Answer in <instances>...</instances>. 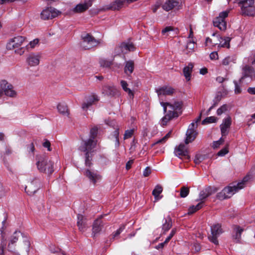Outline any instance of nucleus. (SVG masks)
I'll use <instances>...</instances> for the list:
<instances>
[{
    "mask_svg": "<svg viewBox=\"0 0 255 255\" xmlns=\"http://www.w3.org/2000/svg\"><path fill=\"white\" fill-rule=\"evenodd\" d=\"M50 251L51 253H53V254L61 252V253L63 255H66L65 253L63 252V251H62V250L60 249L56 248L54 247H50Z\"/></svg>",
    "mask_w": 255,
    "mask_h": 255,
    "instance_id": "obj_54",
    "label": "nucleus"
},
{
    "mask_svg": "<svg viewBox=\"0 0 255 255\" xmlns=\"http://www.w3.org/2000/svg\"><path fill=\"white\" fill-rule=\"evenodd\" d=\"M217 189L215 187L211 186L208 187L203 190L201 191L199 194V199L197 200V201L203 200L209 197L210 195L217 192Z\"/></svg>",
    "mask_w": 255,
    "mask_h": 255,
    "instance_id": "obj_19",
    "label": "nucleus"
},
{
    "mask_svg": "<svg viewBox=\"0 0 255 255\" xmlns=\"http://www.w3.org/2000/svg\"><path fill=\"white\" fill-rule=\"evenodd\" d=\"M8 250L9 252H11L14 253H17V247H16V245L15 243H12L9 241L8 244L7 245Z\"/></svg>",
    "mask_w": 255,
    "mask_h": 255,
    "instance_id": "obj_47",
    "label": "nucleus"
},
{
    "mask_svg": "<svg viewBox=\"0 0 255 255\" xmlns=\"http://www.w3.org/2000/svg\"><path fill=\"white\" fill-rule=\"evenodd\" d=\"M176 232V229H173L171 231L170 234L169 236L167 237V238L165 239V242H167V243L170 241V240L171 239V238L173 237V236L175 235V233Z\"/></svg>",
    "mask_w": 255,
    "mask_h": 255,
    "instance_id": "obj_58",
    "label": "nucleus"
},
{
    "mask_svg": "<svg viewBox=\"0 0 255 255\" xmlns=\"http://www.w3.org/2000/svg\"><path fill=\"white\" fill-rule=\"evenodd\" d=\"M151 173L150 168L149 167H146L143 172V175L144 177L148 176Z\"/></svg>",
    "mask_w": 255,
    "mask_h": 255,
    "instance_id": "obj_63",
    "label": "nucleus"
},
{
    "mask_svg": "<svg viewBox=\"0 0 255 255\" xmlns=\"http://www.w3.org/2000/svg\"><path fill=\"white\" fill-rule=\"evenodd\" d=\"M228 152V150L227 148H224L220 150L218 153V155L220 156H224Z\"/></svg>",
    "mask_w": 255,
    "mask_h": 255,
    "instance_id": "obj_60",
    "label": "nucleus"
},
{
    "mask_svg": "<svg viewBox=\"0 0 255 255\" xmlns=\"http://www.w3.org/2000/svg\"><path fill=\"white\" fill-rule=\"evenodd\" d=\"M103 93L108 96L114 97L119 94L118 90L114 86H105L103 87Z\"/></svg>",
    "mask_w": 255,
    "mask_h": 255,
    "instance_id": "obj_25",
    "label": "nucleus"
},
{
    "mask_svg": "<svg viewBox=\"0 0 255 255\" xmlns=\"http://www.w3.org/2000/svg\"><path fill=\"white\" fill-rule=\"evenodd\" d=\"M92 105L87 101L83 103L82 106V108L84 111H87L88 109L91 107Z\"/></svg>",
    "mask_w": 255,
    "mask_h": 255,
    "instance_id": "obj_61",
    "label": "nucleus"
},
{
    "mask_svg": "<svg viewBox=\"0 0 255 255\" xmlns=\"http://www.w3.org/2000/svg\"><path fill=\"white\" fill-rule=\"evenodd\" d=\"M179 2L176 0H168L162 5V8L166 11H169L174 8H179Z\"/></svg>",
    "mask_w": 255,
    "mask_h": 255,
    "instance_id": "obj_22",
    "label": "nucleus"
},
{
    "mask_svg": "<svg viewBox=\"0 0 255 255\" xmlns=\"http://www.w3.org/2000/svg\"><path fill=\"white\" fill-rule=\"evenodd\" d=\"M221 99H222V95H217L214 98V99L213 101V104L212 106H214V107H216L218 105V104H219V103L220 102V101L221 100Z\"/></svg>",
    "mask_w": 255,
    "mask_h": 255,
    "instance_id": "obj_50",
    "label": "nucleus"
},
{
    "mask_svg": "<svg viewBox=\"0 0 255 255\" xmlns=\"http://www.w3.org/2000/svg\"><path fill=\"white\" fill-rule=\"evenodd\" d=\"M195 47V43L194 41L189 40L187 42V44L186 45V48L189 50V52L192 51L193 50Z\"/></svg>",
    "mask_w": 255,
    "mask_h": 255,
    "instance_id": "obj_53",
    "label": "nucleus"
},
{
    "mask_svg": "<svg viewBox=\"0 0 255 255\" xmlns=\"http://www.w3.org/2000/svg\"><path fill=\"white\" fill-rule=\"evenodd\" d=\"M92 5V1L88 0L84 3H80L76 5L73 11L76 13L83 12L87 10Z\"/></svg>",
    "mask_w": 255,
    "mask_h": 255,
    "instance_id": "obj_21",
    "label": "nucleus"
},
{
    "mask_svg": "<svg viewBox=\"0 0 255 255\" xmlns=\"http://www.w3.org/2000/svg\"><path fill=\"white\" fill-rule=\"evenodd\" d=\"M126 227V225L123 224L122 225L119 229H118L116 232H114L112 235V238L111 240H115L119 238L121 233L125 230Z\"/></svg>",
    "mask_w": 255,
    "mask_h": 255,
    "instance_id": "obj_39",
    "label": "nucleus"
},
{
    "mask_svg": "<svg viewBox=\"0 0 255 255\" xmlns=\"http://www.w3.org/2000/svg\"><path fill=\"white\" fill-rule=\"evenodd\" d=\"M250 175H247L243 180L239 182L237 185L229 186L224 188L220 192L218 193L217 197L219 200H224L232 197L235 193L244 188L245 183L250 179Z\"/></svg>",
    "mask_w": 255,
    "mask_h": 255,
    "instance_id": "obj_2",
    "label": "nucleus"
},
{
    "mask_svg": "<svg viewBox=\"0 0 255 255\" xmlns=\"http://www.w3.org/2000/svg\"><path fill=\"white\" fill-rule=\"evenodd\" d=\"M227 105L225 104L220 107L217 111V114L218 116L221 115L227 110Z\"/></svg>",
    "mask_w": 255,
    "mask_h": 255,
    "instance_id": "obj_48",
    "label": "nucleus"
},
{
    "mask_svg": "<svg viewBox=\"0 0 255 255\" xmlns=\"http://www.w3.org/2000/svg\"><path fill=\"white\" fill-rule=\"evenodd\" d=\"M100 65L103 67H109L113 64L112 61L108 60L105 59H101L100 60Z\"/></svg>",
    "mask_w": 255,
    "mask_h": 255,
    "instance_id": "obj_41",
    "label": "nucleus"
},
{
    "mask_svg": "<svg viewBox=\"0 0 255 255\" xmlns=\"http://www.w3.org/2000/svg\"><path fill=\"white\" fill-rule=\"evenodd\" d=\"M234 84L235 85V93L236 94L241 93L242 91L241 87L244 83H240L239 80L238 82L235 80L234 81Z\"/></svg>",
    "mask_w": 255,
    "mask_h": 255,
    "instance_id": "obj_40",
    "label": "nucleus"
},
{
    "mask_svg": "<svg viewBox=\"0 0 255 255\" xmlns=\"http://www.w3.org/2000/svg\"><path fill=\"white\" fill-rule=\"evenodd\" d=\"M229 11L226 10L220 13L219 15L213 20V24L221 31H225L227 28V22L225 18L228 16Z\"/></svg>",
    "mask_w": 255,
    "mask_h": 255,
    "instance_id": "obj_9",
    "label": "nucleus"
},
{
    "mask_svg": "<svg viewBox=\"0 0 255 255\" xmlns=\"http://www.w3.org/2000/svg\"><path fill=\"white\" fill-rule=\"evenodd\" d=\"M39 40L38 39H35L33 41H30L29 43V45L31 48H34L36 45L38 44Z\"/></svg>",
    "mask_w": 255,
    "mask_h": 255,
    "instance_id": "obj_62",
    "label": "nucleus"
},
{
    "mask_svg": "<svg viewBox=\"0 0 255 255\" xmlns=\"http://www.w3.org/2000/svg\"><path fill=\"white\" fill-rule=\"evenodd\" d=\"M38 169L48 174H51L53 170L54 163L46 157H41L37 162Z\"/></svg>",
    "mask_w": 255,
    "mask_h": 255,
    "instance_id": "obj_5",
    "label": "nucleus"
},
{
    "mask_svg": "<svg viewBox=\"0 0 255 255\" xmlns=\"http://www.w3.org/2000/svg\"><path fill=\"white\" fill-rule=\"evenodd\" d=\"M212 36L214 37L215 39H212L209 37L206 38V45H208L209 44H211L213 46L218 44L219 47H227L228 48L230 47V37H226L223 38L218 34L217 33H213Z\"/></svg>",
    "mask_w": 255,
    "mask_h": 255,
    "instance_id": "obj_4",
    "label": "nucleus"
},
{
    "mask_svg": "<svg viewBox=\"0 0 255 255\" xmlns=\"http://www.w3.org/2000/svg\"><path fill=\"white\" fill-rule=\"evenodd\" d=\"M173 28L171 26H167L162 29L161 32L163 35L168 36L170 31H173Z\"/></svg>",
    "mask_w": 255,
    "mask_h": 255,
    "instance_id": "obj_51",
    "label": "nucleus"
},
{
    "mask_svg": "<svg viewBox=\"0 0 255 255\" xmlns=\"http://www.w3.org/2000/svg\"><path fill=\"white\" fill-rule=\"evenodd\" d=\"M84 174L94 184L101 179V175L97 171H92L89 169H87L85 171Z\"/></svg>",
    "mask_w": 255,
    "mask_h": 255,
    "instance_id": "obj_18",
    "label": "nucleus"
},
{
    "mask_svg": "<svg viewBox=\"0 0 255 255\" xmlns=\"http://www.w3.org/2000/svg\"><path fill=\"white\" fill-rule=\"evenodd\" d=\"M160 104L161 106L163 108V111L164 113L166 112L167 111V107H168L170 109V103L169 102H160Z\"/></svg>",
    "mask_w": 255,
    "mask_h": 255,
    "instance_id": "obj_59",
    "label": "nucleus"
},
{
    "mask_svg": "<svg viewBox=\"0 0 255 255\" xmlns=\"http://www.w3.org/2000/svg\"><path fill=\"white\" fill-rule=\"evenodd\" d=\"M25 40L23 36H17L12 38L6 45V48L9 50H12L20 47Z\"/></svg>",
    "mask_w": 255,
    "mask_h": 255,
    "instance_id": "obj_15",
    "label": "nucleus"
},
{
    "mask_svg": "<svg viewBox=\"0 0 255 255\" xmlns=\"http://www.w3.org/2000/svg\"><path fill=\"white\" fill-rule=\"evenodd\" d=\"M244 231L243 228L239 226H236L234 228L235 234L233 235V238L236 240V242H239L241 238V234Z\"/></svg>",
    "mask_w": 255,
    "mask_h": 255,
    "instance_id": "obj_34",
    "label": "nucleus"
},
{
    "mask_svg": "<svg viewBox=\"0 0 255 255\" xmlns=\"http://www.w3.org/2000/svg\"><path fill=\"white\" fill-rule=\"evenodd\" d=\"M253 71L252 68L248 66L245 65L242 68V76L240 79V83H248L247 79H250L252 77Z\"/></svg>",
    "mask_w": 255,
    "mask_h": 255,
    "instance_id": "obj_17",
    "label": "nucleus"
},
{
    "mask_svg": "<svg viewBox=\"0 0 255 255\" xmlns=\"http://www.w3.org/2000/svg\"><path fill=\"white\" fill-rule=\"evenodd\" d=\"M58 112L64 116H68L69 111L67 105L65 103H59L57 106Z\"/></svg>",
    "mask_w": 255,
    "mask_h": 255,
    "instance_id": "obj_33",
    "label": "nucleus"
},
{
    "mask_svg": "<svg viewBox=\"0 0 255 255\" xmlns=\"http://www.w3.org/2000/svg\"><path fill=\"white\" fill-rule=\"evenodd\" d=\"M86 101L90 103V104H91V105H92L95 102L99 101V98L97 95L95 94H92L87 98Z\"/></svg>",
    "mask_w": 255,
    "mask_h": 255,
    "instance_id": "obj_42",
    "label": "nucleus"
},
{
    "mask_svg": "<svg viewBox=\"0 0 255 255\" xmlns=\"http://www.w3.org/2000/svg\"><path fill=\"white\" fill-rule=\"evenodd\" d=\"M224 142V139L221 138L219 140L214 141L213 144V147L214 148H218Z\"/></svg>",
    "mask_w": 255,
    "mask_h": 255,
    "instance_id": "obj_57",
    "label": "nucleus"
},
{
    "mask_svg": "<svg viewBox=\"0 0 255 255\" xmlns=\"http://www.w3.org/2000/svg\"><path fill=\"white\" fill-rule=\"evenodd\" d=\"M170 133H171V132H169L163 137H162L161 139L157 140L156 142H155L154 144H153V145H154L155 144H158V143H163L165 142L166 141V140L170 136Z\"/></svg>",
    "mask_w": 255,
    "mask_h": 255,
    "instance_id": "obj_49",
    "label": "nucleus"
},
{
    "mask_svg": "<svg viewBox=\"0 0 255 255\" xmlns=\"http://www.w3.org/2000/svg\"><path fill=\"white\" fill-rule=\"evenodd\" d=\"M119 128L117 127V128L115 129V130L111 133L110 135V138L111 139H115L116 141V146H119L120 144L119 142Z\"/></svg>",
    "mask_w": 255,
    "mask_h": 255,
    "instance_id": "obj_38",
    "label": "nucleus"
},
{
    "mask_svg": "<svg viewBox=\"0 0 255 255\" xmlns=\"http://www.w3.org/2000/svg\"><path fill=\"white\" fill-rule=\"evenodd\" d=\"M30 246V243L29 241L27 239H24L23 240L22 243L19 244L17 247V253L23 252H26L28 253Z\"/></svg>",
    "mask_w": 255,
    "mask_h": 255,
    "instance_id": "obj_26",
    "label": "nucleus"
},
{
    "mask_svg": "<svg viewBox=\"0 0 255 255\" xmlns=\"http://www.w3.org/2000/svg\"><path fill=\"white\" fill-rule=\"evenodd\" d=\"M5 195V190L1 182H0V199Z\"/></svg>",
    "mask_w": 255,
    "mask_h": 255,
    "instance_id": "obj_56",
    "label": "nucleus"
},
{
    "mask_svg": "<svg viewBox=\"0 0 255 255\" xmlns=\"http://www.w3.org/2000/svg\"><path fill=\"white\" fill-rule=\"evenodd\" d=\"M163 188L160 185H157L155 186L154 189L152 191V194L154 197L155 201H158L160 199L162 196H160V194L162 193Z\"/></svg>",
    "mask_w": 255,
    "mask_h": 255,
    "instance_id": "obj_31",
    "label": "nucleus"
},
{
    "mask_svg": "<svg viewBox=\"0 0 255 255\" xmlns=\"http://www.w3.org/2000/svg\"><path fill=\"white\" fill-rule=\"evenodd\" d=\"M26 61L30 66L38 65L39 63V56L34 54H30L27 57Z\"/></svg>",
    "mask_w": 255,
    "mask_h": 255,
    "instance_id": "obj_27",
    "label": "nucleus"
},
{
    "mask_svg": "<svg viewBox=\"0 0 255 255\" xmlns=\"http://www.w3.org/2000/svg\"><path fill=\"white\" fill-rule=\"evenodd\" d=\"M103 227V224L101 218L96 220L93 225V234L94 237L95 235L99 233Z\"/></svg>",
    "mask_w": 255,
    "mask_h": 255,
    "instance_id": "obj_28",
    "label": "nucleus"
},
{
    "mask_svg": "<svg viewBox=\"0 0 255 255\" xmlns=\"http://www.w3.org/2000/svg\"><path fill=\"white\" fill-rule=\"evenodd\" d=\"M231 125V119L230 117L225 118L223 123L221 125V130L222 136H225L228 133V128Z\"/></svg>",
    "mask_w": 255,
    "mask_h": 255,
    "instance_id": "obj_24",
    "label": "nucleus"
},
{
    "mask_svg": "<svg viewBox=\"0 0 255 255\" xmlns=\"http://www.w3.org/2000/svg\"><path fill=\"white\" fill-rule=\"evenodd\" d=\"M205 159V155L200 154H196L194 158V162L196 164H199Z\"/></svg>",
    "mask_w": 255,
    "mask_h": 255,
    "instance_id": "obj_46",
    "label": "nucleus"
},
{
    "mask_svg": "<svg viewBox=\"0 0 255 255\" xmlns=\"http://www.w3.org/2000/svg\"><path fill=\"white\" fill-rule=\"evenodd\" d=\"M210 58L211 60H216L218 58V55L217 52H213L210 54Z\"/></svg>",
    "mask_w": 255,
    "mask_h": 255,
    "instance_id": "obj_64",
    "label": "nucleus"
},
{
    "mask_svg": "<svg viewBox=\"0 0 255 255\" xmlns=\"http://www.w3.org/2000/svg\"><path fill=\"white\" fill-rule=\"evenodd\" d=\"M193 68V64L192 63L188 64V66L183 68V72L184 76L187 81H189L191 78V74Z\"/></svg>",
    "mask_w": 255,
    "mask_h": 255,
    "instance_id": "obj_30",
    "label": "nucleus"
},
{
    "mask_svg": "<svg viewBox=\"0 0 255 255\" xmlns=\"http://www.w3.org/2000/svg\"><path fill=\"white\" fill-rule=\"evenodd\" d=\"M189 193V188L185 186L182 187L180 190V197L185 198L188 196Z\"/></svg>",
    "mask_w": 255,
    "mask_h": 255,
    "instance_id": "obj_45",
    "label": "nucleus"
},
{
    "mask_svg": "<svg viewBox=\"0 0 255 255\" xmlns=\"http://www.w3.org/2000/svg\"><path fill=\"white\" fill-rule=\"evenodd\" d=\"M59 11L52 7H47L43 9L40 14L42 19L46 20L54 18L58 15Z\"/></svg>",
    "mask_w": 255,
    "mask_h": 255,
    "instance_id": "obj_14",
    "label": "nucleus"
},
{
    "mask_svg": "<svg viewBox=\"0 0 255 255\" xmlns=\"http://www.w3.org/2000/svg\"><path fill=\"white\" fill-rule=\"evenodd\" d=\"M98 128L94 127L91 128L90 132V138L86 140H83L82 144L79 147V150L85 152V165L90 166L92 163L91 152L92 149L96 147V141L95 138L97 136Z\"/></svg>",
    "mask_w": 255,
    "mask_h": 255,
    "instance_id": "obj_1",
    "label": "nucleus"
},
{
    "mask_svg": "<svg viewBox=\"0 0 255 255\" xmlns=\"http://www.w3.org/2000/svg\"><path fill=\"white\" fill-rule=\"evenodd\" d=\"M0 97L2 96L3 93L7 96L10 97H15L16 96V92L13 89L12 85L8 83L5 80H2L0 84Z\"/></svg>",
    "mask_w": 255,
    "mask_h": 255,
    "instance_id": "obj_11",
    "label": "nucleus"
},
{
    "mask_svg": "<svg viewBox=\"0 0 255 255\" xmlns=\"http://www.w3.org/2000/svg\"><path fill=\"white\" fill-rule=\"evenodd\" d=\"M82 37V41L81 43V46L85 50L96 46L102 42V40L96 39L93 36L88 33L83 34Z\"/></svg>",
    "mask_w": 255,
    "mask_h": 255,
    "instance_id": "obj_6",
    "label": "nucleus"
},
{
    "mask_svg": "<svg viewBox=\"0 0 255 255\" xmlns=\"http://www.w3.org/2000/svg\"><path fill=\"white\" fill-rule=\"evenodd\" d=\"M133 134V129H128L125 131L124 134V139L129 138L132 136Z\"/></svg>",
    "mask_w": 255,
    "mask_h": 255,
    "instance_id": "obj_52",
    "label": "nucleus"
},
{
    "mask_svg": "<svg viewBox=\"0 0 255 255\" xmlns=\"http://www.w3.org/2000/svg\"><path fill=\"white\" fill-rule=\"evenodd\" d=\"M20 234H21L20 232H14L13 235L10 237L9 241L15 244L17 241Z\"/></svg>",
    "mask_w": 255,
    "mask_h": 255,
    "instance_id": "obj_43",
    "label": "nucleus"
},
{
    "mask_svg": "<svg viewBox=\"0 0 255 255\" xmlns=\"http://www.w3.org/2000/svg\"><path fill=\"white\" fill-rule=\"evenodd\" d=\"M239 4L243 15L252 16L255 13L254 0H242Z\"/></svg>",
    "mask_w": 255,
    "mask_h": 255,
    "instance_id": "obj_8",
    "label": "nucleus"
},
{
    "mask_svg": "<svg viewBox=\"0 0 255 255\" xmlns=\"http://www.w3.org/2000/svg\"><path fill=\"white\" fill-rule=\"evenodd\" d=\"M211 235L208 236L209 240L215 245H218L217 238L223 233L221 226L217 224L211 226Z\"/></svg>",
    "mask_w": 255,
    "mask_h": 255,
    "instance_id": "obj_12",
    "label": "nucleus"
},
{
    "mask_svg": "<svg viewBox=\"0 0 255 255\" xmlns=\"http://www.w3.org/2000/svg\"><path fill=\"white\" fill-rule=\"evenodd\" d=\"M135 48L134 44L129 41L124 42L120 45L116 47L115 48L116 53L117 54L120 53L127 54L129 51H133L135 50Z\"/></svg>",
    "mask_w": 255,
    "mask_h": 255,
    "instance_id": "obj_13",
    "label": "nucleus"
},
{
    "mask_svg": "<svg viewBox=\"0 0 255 255\" xmlns=\"http://www.w3.org/2000/svg\"><path fill=\"white\" fill-rule=\"evenodd\" d=\"M124 1L121 0H116L110 5V8L112 10H119L122 7Z\"/></svg>",
    "mask_w": 255,
    "mask_h": 255,
    "instance_id": "obj_35",
    "label": "nucleus"
},
{
    "mask_svg": "<svg viewBox=\"0 0 255 255\" xmlns=\"http://www.w3.org/2000/svg\"><path fill=\"white\" fill-rule=\"evenodd\" d=\"M87 220L82 215L78 214L77 216V226L81 232H84L87 227Z\"/></svg>",
    "mask_w": 255,
    "mask_h": 255,
    "instance_id": "obj_23",
    "label": "nucleus"
},
{
    "mask_svg": "<svg viewBox=\"0 0 255 255\" xmlns=\"http://www.w3.org/2000/svg\"><path fill=\"white\" fill-rule=\"evenodd\" d=\"M43 146L47 148V150L49 151L52 150L51 148V143L49 140L46 139H44V141L42 143Z\"/></svg>",
    "mask_w": 255,
    "mask_h": 255,
    "instance_id": "obj_55",
    "label": "nucleus"
},
{
    "mask_svg": "<svg viewBox=\"0 0 255 255\" xmlns=\"http://www.w3.org/2000/svg\"><path fill=\"white\" fill-rule=\"evenodd\" d=\"M172 227L171 219L170 217H167L165 219V223L162 225V230L164 231L163 233L168 231Z\"/></svg>",
    "mask_w": 255,
    "mask_h": 255,
    "instance_id": "obj_36",
    "label": "nucleus"
},
{
    "mask_svg": "<svg viewBox=\"0 0 255 255\" xmlns=\"http://www.w3.org/2000/svg\"><path fill=\"white\" fill-rule=\"evenodd\" d=\"M174 153L176 156L181 159L188 160L190 158L188 151L184 144H181L176 147L174 150Z\"/></svg>",
    "mask_w": 255,
    "mask_h": 255,
    "instance_id": "obj_16",
    "label": "nucleus"
},
{
    "mask_svg": "<svg viewBox=\"0 0 255 255\" xmlns=\"http://www.w3.org/2000/svg\"><path fill=\"white\" fill-rule=\"evenodd\" d=\"M134 69V63L132 61H128L126 62L124 69L125 72L127 75L131 74Z\"/></svg>",
    "mask_w": 255,
    "mask_h": 255,
    "instance_id": "obj_32",
    "label": "nucleus"
},
{
    "mask_svg": "<svg viewBox=\"0 0 255 255\" xmlns=\"http://www.w3.org/2000/svg\"><path fill=\"white\" fill-rule=\"evenodd\" d=\"M121 85L123 90L128 93L129 96L133 98L134 97L133 92L129 88H128V84L127 82L124 80H122L121 81Z\"/></svg>",
    "mask_w": 255,
    "mask_h": 255,
    "instance_id": "obj_37",
    "label": "nucleus"
},
{
    "mask_svg": "<svg viewBox=\"0 0 255 255\" xmlns=\"http://www.w3.org/2000/svg\"><path fill=\"white\" fill-rule=\"evenodd\" d=\"M6 221V219L2 221V227H1V242L0 246V255H3V247L6 245L5 239V237L6 236V233L4 231V225Z\"/></svg>",
    "mask_w": 255,
    "mask_h": 255,
    "instance_id": "obj_29",
    "label": "nucleus"
},
{
    "mask_svg": "<svg viewBox=\"0 0 255 255\" xmlns=\"http://www.w3.org/2000/svg\"><path fill=\"white\" fill-rule=\"evenodd\" d=\"M156 92L159 98H160L162 96L172 95L175 92V89L170 86H163L156 89Z\"/></svg>",
    "mask_w": 255,
    "mask_h": 255,
    "instance_id": "obj_20",
    "label": "nucleus"
},
{
    "mask_svg": "<svg viewBox=\"0 0 255 255\" xmlns=\"http://www.w3.org/2000/svg\"><path fill=\"white\" fill-rule=\"evenodd\" d=\"M40 187V181L37 178L29 179L25 187V192L29 195H33Z\"/></svg>",
    "mask_w": 255,
    "mask_h": 255,
    "instance_id": "obj_10",
    "label": "nucleus"
},
{
    "mask_svg": "<svg viewBox=\"0 0 255 255\" xmlns=\"http://www.w3.org/2000/svg\"><path fill=\"white\" fill-rule=\"evenodd\" d=\"M201 113L199 116L197 118L195 122L192 123L188 127V128L186 131V138L185 140L186 144H188L190 142H192L196 138L198 132L196 130L197 128V123L201 120Z\"/></svg>",
    "mask_w": 255,
    "mask_h": 255,
    "instance_id": "obj_7",
    "label": "nucleus"
},
{
    "mask_svg": "<svg viewBox=\"0 0 255 255\" xmlns=\"http://www.w3.org/2000/svg\"><path fill=\"white\" fill-rule=\"evenodd\" d=\"M217 121V118L215 117L212 116L206 118L205 119H204L202 122V125H206L207 124H211L215 123Z\"/></svg>",
    "mask_w": 255,
    "mask_h": 255,
    "instance_id": "obj_44",
    "label": "nucleus"
},
{
    "mask_svg": "<svg viewBox=\"0 0 255 255\" xmlns=\"http://www.w3.org/2000/svg\"><path fill=\"white\" fill-rule=\"evenodd\" d=\"M183 103L181 101H176L172 104L170 103V109L162 118L163 125L173 118L178 117L181 113Z\"/></svg>",
    "mask_w": 255,
    "mask_h": 255,
    "instance_id": "obj_3",
    "label": "nucleus"
}]
</instances>
